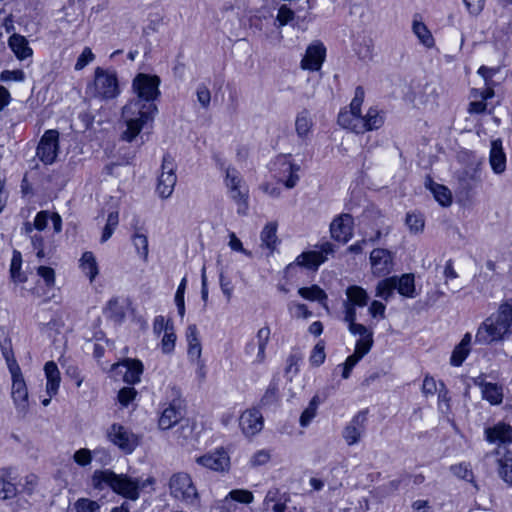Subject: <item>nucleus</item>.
<instances>
[{
    "mask_svg": "<svg viewBox=\"0 0 512 512\" xmlns=\"http://www.w3.org/2000/svg\"><path fill=\"white\" fill-rule=\"evenodd\" d=\"M472 336L470 333H466L460 343L455 346L452 351V355L450 358V364L454 367H459L465 361L467 356L470 353V344H471Z\"/></svg>",
    "mask_w": 512,
    "mask_h": 512,
    "instance_id": "25",
    "label": "nucleus"
},
{
    "mask_svg": "<svg viewBox=\"0 0 512 512\" xmlns=\"http://www.w3.org/2000/svg\"><path fill=\"white\" fill-rule=\"evenodd\" d=\"M158 109L153 102H141V100H131L122 108V118L126 123V130L122 134V139L132 142L141 132L144 125L154 119Z\"/></svg>",
    "mask_w": 512,
    "mask_h": 512,
    "instance_id": "2",
    "label": "nucleus"
},
{
    "mask_svg": "<svg viewBox=\"0 0 512 512\" xmlns=\"http://www.w3.org/2000/svg\"><path fill=\"white\" fill-rule=\"evenodd\" d=\"M94 57L95 56L90 48H84L77 59V62L75 64V70H82L86 65H88L91 61L94 60Z\"/></svg>",
    "mask_w": 512,
    "mask_h": 512,
    "instance_id": "63",
    "label": "nucleus"
},
{
    "mask_svg": "<svg viewBox=\"0 0 512 512\" xmlns=\"http://www.w3.org/2000/svg\"><path fill=\"white\" fill-rule=\"evenodd\" d=\"M287 166L288 167L285 171L289 172V177L284 182V185L286 188L292 189L297 185V183L299 181V175L297 173L300 170V166L297 164H294V163H290V162L287 163Z\"/></svg>",
    "mask_w": 512,
    "mask_h": 512,
    "instance_id": "52",
    "label": "nucleus"
},
{
    "mask_svg": "<svg viewBox=\"0 0 512 512\" xmlns=\"http://www.w3.org/2000/svg\"><path fill=\"white\" fill-rule=\"evenodd\" d=\"M326 57V48L320 41H313L306 49L301 60V68L304 70L318 71Z\"/></svg>",
    "mask_w": 512,
    "mask_h": 512,
    "instance_id": "15",
    "label": "nucleus"
},
{
    "mask_svg": "<svg viewBox=\"0 0 512 512\" xmlns=\"http://www.w3.org/2000/svg\"><path fill=\"white\" fill-rule=\"evenodd\" d=\"M119 367L125 368L123 380L126 383L133 385L140 382L144 369L140 360L127 358L116 365V368Z\"/></svg>",
    "mask_w": 512,
    "mask_h": 512,
    "instance_id": "21",
    "label": "nucleus"
},
{
    "mask_svg": "<svg viewBox=\"0 0 512 512\" xmlns=\"http://www.w3.org/2000/svg\"><path fill=\"white\" fill-rule=\"evenodd\" d=\"M468 13L471 16H478L483 11L485 0H463Z\"/></svg>",
    "mask_w": 512,
    "mask_h": 512,
    "instance_id": "59",
    "label": "nucleus"
},
{
    "mask_svg": "<svg viewBox=\"0 0 512 512\" xmlns=\"http://www.w3.org/2000/svg\"><path fill=\"white\" fill-rule=\"evenodd\" d=\"M370 263L374 275L385 276L393 269V256L387 249L376 248L370 253Z\"/></svg>",
    "mask_w": 512,
    "mask_h": 512,
    "instance_id": "16",
    "label": "nucleus"
},
{
    "mask_svg": "<svg viewBox=\"0 0 512 512\" xmlns=\"http://www.w3.org/2000/svg\"><path fill=\"white\" fill-rule=\"evenodd\" d=\"M1 349L11 375L21 372V369L13 355L11 347L1 345Z\"/></svg>",
    "mask_w": 512,
    "mask_h": 512,
    "instance_id": "47",
    "label": "nucleus"
},
{
    "mask_svg": "<svg viewBox=\"0 0 512 512\" xmlns=\"http://www.w3.org/2000/svg\"><path fill=\"white\" fill-rule=\"evenodd\" d=\"M197 463L213 471L223 472L228 470L230 458L224 450L206 454L197 458Z\"/></svg>",
    "mask_w": 512,
    "mask_h": 512,
    "instance_id": "19",
    "label": "nucleus"
},
{
    "mask_svg": "<svg viewBox=\"0 0 512 512\" xmlns=\"http://www.w3.org/2000/svg\"><path fill=\"white\" fill-rule=\"evenodd\" d=\"M301 360V355L294 353L290 354L287 358V367L285 369V376L291 381L292 378L298 373V364Z\"/></svg>",
    "mask_w": 512,
    "mask_h": 512,
    "instance_id": "48",
    "label": "nucleus"
},
{
    "mask_svg": "<svg viewBox=\"0 0 512 512\" xmlns=\"http://www.w3.org/2000/svg\"><path fill=\"white\" fill-rule=\"evenodd\" d=\"M16 487L13 483L5 481L0 477V498L5 500L16 495Z\"/></svg>",
    "mask_w": 512,
    "mask_h": 512,
    "instance_id": "58",
    "label": "nucleus"
},
{
    "mask_svg": "<svg viewBox=\"0 0 512 512\" xmlns=\"http://www.w3.org/2000/svg\"><path fill=\"white\" fill-rule=\"evenodd\" d=\"M313 127V121L310 117V113L307 109H303L296 116L295 130L297 136L303 141L309 137L311 129Z\"/></svg>",
    "mask_w": 512,
    "mask_h": 512,
    "instance_id": "28",
    "label": "nucleus"
},
{
    "mask_svg": "<svg viewBox=\"0 0 512 512\" xmlns=\"http://www.w3.org/2000/svg\"><path fill=\"white\" fill-rule=\"evenodd\" d=\"M37 273L45 281L46 286L53 287L55 284V271L51 267L39 266Z\"/></svg>",
    "mask_w": 512,
    "mask_h": 512,
    "instance_id": "60",
    "label": "nucleus"
},
{
    "mask_svg": "<svg viewBox=\"0 0 512 512\" xmlns=\"http://www.w3.org/2000/svg\"><path fill=\"white\" fill-rule=\"evenodd\" d=\"M325 359V343L323 341H319L312 349L311 355L309 357V362L311 366L319 367L321 364L324 363Z\"/></svg>",
    "mask_w": 512,
    "mask_h": 512,
    "instance_id": "42",
    "label": "nucleus"
},
{
    "mask_svg": "<svg viewBox=\"0 0 512 512\" xmlns=\"http://www.w3.org/2000/svg\"><path fill=\"white\" fill-rule=\"evenodd\" d=\"M298 294L306 300L318 301L324 307L326 306L327 294L318 285L299 288Z\"/></svg>",
    "mask_w": 512,
    "mask_h": 512,
    "instance_id": "33",
    "label": "nucleus"
},
{
    "mask_svg": "<svg viewBox=\"0 0 512 512\" xmlns=\"http://www.w3.org/2000/svg\"><path fill=\"white\" fill-rule=\"evenodd\" d=\"M450 471L458 478L473 483L474 487L477 488V484L474 482V474L469 463H459L452 465Z\"/></svg>",
    "mask_w": 512,
    "mask_h": 512,
    "instance_id": "40",
    "label": "nucleus"
},
{
    "mask_svg": "<svg viewBox=\"0 0 512 512\" xmlns=\"http://www.w3.org/2000/svg\"><path fill=\"white\" fill-rule=\"evenodd\" d=\"M412 31L420 43L425 47L431 48L434 46V37L422 21L414 19L412 23Z\"/></svg>",
    "mask_w": 512,
    "mask_h": 512,
    "instance_id": "31",
    "label": "nucleus"
},
{
    "mask_svg": "<svg viewBox=\"0 0 512 512\" xmlns=\"http://www.w3.org/2000/svg\"><path fill=\"white\" fill-rule=\"evenodd\" d=\"M76 512H99L100 505L87 498L78 499L75 503Z\"/></svg>",
    "mask_w": 512,
    "mask_h": 512,
    "instance_id": "49",
    "label": "nucleus"
},
{
    "mask_svg": "<svg viewBox=\"0 0 512 512\" xmlns=\"http://www.w3.org/2000/svg\"><path fill=\"white\" fill-rule=\"evenodd\" d=\"M499 475L512 486V458L504 457L499 460Z\"/></svg>",
    "mask_w": 512,
    "mask_h": 512,
    "instance_id": "44",
    "label": "nucleus"
},
{
    "mask_svg": "<svg viewBox=\"0 0 512 512\" xmlns=\"http://www.w3.org/2000/svg\"><path fill=\"white\" fill-rule=\"evenodd\" d=\"M74 461L80 466H86L91 463V451L87 448H81L74 453Z\"/></svg>",
    "mask_w": 512,
    "mask_h": 512,
    "instance_id": "62",
    "label": "nucleus"
},
{
    "mask_svg": "<svg viewBox=\"0 0 512 512\" xmlns=\"http://www.w3.org/2000/svg\"><path fill=\"white\" fill-rule=\"evenodd\" d=\"M59 152V132L57 130H47L41 137L36 155L45 165H51L56 161Z\"/></svg>",
    "mask_w": 512,
    "mask_h": 512,
    "instance_id": "9",
    "label": "nucleus"
},
{
    "mask_svg": "<svg viewBox=\"0 0 512 512\" xmlns=\"http://www.w3.org/2000/svg\"><path fill=\"white\" fill-rule=\"evenodd\" d=\"M107 438L125 454H131L139 444L137 435L118 423L108 428Z\"/></svg>",
    "mask_w": 512,
    "mask_h": 512,
    "instance_id": "8",
    "label": "nucleus"
},
{
    "mask_svg": "<svg viewBox=\"0 0 512 512\" xmlns=\"http://www.w3.org/2000/svg\"><path fill=\"white\" fill-rule=\"evenodd\" d=\"M170 494L174 498L186 503L195 504L198 499V492L189 474L178 472L169 480Z\"/></svg>",
    "mask_w": 512,
    "mask_h": 512,
    "instance_id": "4",
    "label": "nucleus"
},
{
    "mask_svg": "<svg viewBox=\"0 0 512 512\" xmlns=\"http://www.w3.org/2000/svg\"><path fill=\"white\" fill-rule=\"evenodd\" d=\"M425 185L427 188H429L431 190L436 201L440 205H442L444 207L451 205L452 195H451L450 190L447 187H445L444 185L435 183L431 177H427Z\"/></svg>",
    "mask_w": 512,
    "mask_h": 512,
    "instance_id": "27",
    "label": "nucleus"
},
{
    "mask_svg": "<svg viewBox=\"0 0 512 512\" xmlns=\"http://www.w3.org/2000/svg\"><path fill=\"white\" fill-rule=\"evenodd\" d=\"M133 244L137 252L142 256L144 261L148 259V238L144 234L135 233L132 237Z\"/></svg>",
    "mask_w": 512,
    "mask_h": 512,
    "instance_id": "43",
    "label": "nucleus"
},
{
    "mask_svg": "<svg viewBox=\"0 0 512 512\" xmlns=\"http://www.w3.org/2000/svg\"><path fill=\"white\" fill-rule=\"evenodd\" d=\"M479 379L475 380V384L482 386L483 398L492 405L500 404L503 399L502 389L493 383H482Z\"/></svg>",
    "mask_w": 512,
    "mask_h": 512,
    "instance_id": "30",
    "label": "nucleus"
},
{
    "mask_svg": "<svg viewBox=\"0 0 512 512\" xmlns=\"http://www.w3.org/2000/svg\"><path fill=\"white\" fill-rule=\"evenodd\" d=\"M44 372L46 376V392L50 398L58 393L60 386V372L54 361L46 362L44 366Z\"/></svg>",
    "mask_w": 512,
    "mask_h": 512,
    "instance_id": "24",
    "label": "nucleus"
},
{
    "mask_svg": "<svg viewBox=\"0 0 512 512\" xmlns=\"http://www.w3.org/2000/svg\"><path fill=\"white\" fill-rule=\"evenodd\" d=\"M176 165L170 154H165L162 159L161 174L158 177L156 191L162 199L169 198L177 182L175 173Z\"/></svg>",
    "mask_w": 512,
    "mask_h": 512,
    "instance_id": "6",
    "label": "nucleus"
},
{
    "mask_svg": "<svg viewBox=\"0 0 512 512\" xmlns=\"http://www.w3.org/2000/svg\"><path fill=\"white\" fill-rule=\"evenodd\" d=\"M270 339V328L264 326L260 328L256 334V342L250 341L245 347V354L252 360L253 363L264 362L266 355L265 349Z\"/></svg>",
    "mask_w": 512,
    "mask_h": 512,
    "instance_id": "13",
    "label": "nucleus"
},
{
    "mask_svg": "<svg viewBox=\"0 0 512 512\" xmlns=\"http://www.w3.org/2000/svg\"><path fill=\"white\" fill-rule=\"evenodd\" d=\"M295 13L286 5H282L278 9L276 20L279 23V26H285L290 23L294 19Z\"/></svg>",
    "mask_w": 512,
    "mask_h": 512,
    "instance_id": "53",
    "label": "nucleus"
},
{
    "mask_svg": "<svg viewBox=\"0 0 512 512\" xmlns=\"http://www.w3.org/2000/svg\"><path fill=\"white\" fill-rule=\"evenodd\" d=\"M94 84L97 95L103 99H112L119 94L118 80L114 72L97 67Z\"/></svg>",
    "mask_w": 512,
    "mask_h": 512,
    "instance_id": "10",
    "label": "nucleus"
},
{
    "mask_svg": "<svg viewBox=\"0 0 512 512\" xmlns=\"http://www.w3.org/2000/svg\"><path fill=\"white\" fill-rule=\"evenodd\" d=\"M489 162L495 174H502L506 169V155L499 139L491 143Z\"/></svg>",
    "mask_w": 512,
    "mask_h": 512,
    "instance_id": "23",
    "label": "nucleus"
},
{
    "mask_svg": "<svg viewBox=\"0 0 512 512\" xmlns=\"http://www.w3.org/2000/svg\"><path fill=\"white\" fill-rule=\"evenodd\" d=\"M384 124V115L377 107H370L366 114L362 115L359 107H354V133H365L378 130Z\"/></svg>",
    "mask_w": 512,
    "mask_h": 512,
    "instance_id": "7",
    "label": "nucleus"
},
{
    "mask_svg": "<svg viewBox=\"0 0 512 512\" xmlns=\"http://www.w3.org/2000/svg\"><path fill=\"white\" fill-rule=\"evenodd\" d=\"M373 52V46L372 41L370 39L365 40L363 43L359 44V47L357 49V56L359 59L363 61H368L372 59Z\"/></svg>",
    "mask_w": 512,
    "mask_h": 512,
    "instance_id": "56",
    "label": "nucleus"
},
{
    "mask_svg": "<svg viewBox=\"0 0 512 512\" xmlns=\"http://www.w3.org/2000/svg\"><path fill=\"white\" fill-rule=\"evenodd\" d=\"M105 313L108 318L112 319L115 322H122L125 318V311L123 307L119 304L118 298H112L108 301L107 306L105 308Z\"/></svg>",
    "mask_w": 512,
    "mask_h": 512,
    "instance_id": "37",
    "label": "nucleus"
},
{
    "mask_svg": "<svg viewBox=\"0 0 512 512\" xmlns=\"http://www.w3.org/2000/svg\"><path fill=\"white\" fill-rule=\"evenodd\" d=\"M21 265H22L21 253L18 251H14L13 257L11 260V265H10V274H11V278L13 279L14 282L22 283V282L26 281V277L24 275H22L20 272Z\"/></svg>",
    "mask_w": 512,
    "mask_h": 512,
    "instance_id": "41",
    "label": "nucleus"
},
{
    "mask_svg": "<svg viewBox=\"0 0 512 512\" xmlns=\"http://www.w3.org/2000/svg\"><path fill=\"white\" fill-rule=\"evenodd\" d=\"M512 299L501 304L496 313L491 314L478 327L475 343L488 345L498 342L511 332Z\"/></svg>",
    "mask_w": 512,
    "mask_h": 512,
    "instance_id": "1",
    "label": "nucleus"
},
{
    "mask_svg": "<svg viewBox=\"0 0 512 512\" xmlns=\"http://www.w3.org/2000/svg\"><path fill=\"white\" fill-rule=\"evenodd\" d=\"M395 290V278L388 277L377 283L375 296L387 302L393 297Z\"/></svg>",
    "mask_w": 512,
    "mask_h": 512,
    "instance_id": "34",
    "label": "nucleus"
},
{
    "mask_svg": "<svg viewBox=\"0 0 512 512\" xmlns=\"http://www.w3.org/2000/svg\"><path fill=\"white\" fill-rule=\"evenodd\" d=\"M176 341V335L173 330L166 331L162 338L161 346L162 351L166 354L171 353L174 350Z\"/></svg>",
    "mask_w": 512,
    "mask_h": 512,
    "instance_id": "57",
    "label": "nucleus"
},
{
    "mask_svg": "<svg viewBox=\"0 0 512 512\" xmlns=\"http://www.w3.org/2000/svg\"><path fill=\"white\" fill-rule=\"evenodd\" d=\"M80 268L87 275L92 282L99 273L98 264L94 254L91 251H86L82 254L80 259Z\"/></svg>",
    "mask_w": 512,
    "mask_h": 512,
    "instance_id": "32",
    "label": "nucleus"
},
{
    "mask_svg": "<svg viewBox=\"0 0 512 512\" xmlns=\"http://www.w3.org/2000/svg\"><path fill=\"white\" fill-rule=\"evenodd\" d=\"M354 336H358L354 346V366L371 350L374 339L371 327L354 322Z\"/></svg>",
    "mask_w": 512,
    "mask_h": 512,
    "instance_id": "12",
    "label": "nucleus"
},
{
    "mask_svg": "<svg viewBox=\"0 0 512 512\" xmlns=\"http://www.w3.org/2000/svg\"><path fill=\"white\" fill-rule=\"evenodd\" d=\"M331 237L345 244L352 236V216L349 213H343L336 217L330 224Z\"/></svg>",
    "mask_w": 512,
    "mask_h": 512,
    "instance_id": "17",
    "label": "nucleus"
},
{
    "mask_svg": "<svg viewBox=\"0 0 512 512\" xmlns=\"http://www.w3.org/2000/svg\"><path fill=\"white\" fill-rule=\"evenodd\" d=\"M119 224V213L117 211L110 212L107 217L106 224L103 228L100 238L101 243L107 242L113 235Z\"/></svg>",
    "mask_w": 512,
    "mask_h": 512,
    "instance_id": "39",
    "label": "nucleus"
},
{
    "mask_svg": "<svg viewBox=\"0 0 512 512\" xmlns=\"http://www.w3.org/2000/svg\"><path fill=\"white\" fill-rule=\"evenodd\" d=\"M183 418L182 401L174 399L168 407H166L158 421L159 428L168 430L177 424Z\"/></svg>",
    "mask_w": 512,
    "mask_h": 512,
    "instance_id": "18",
    "label": "nucleus"
},
{
    "mask_svg": "<svg viewBox=\"0 0 512 512\" xmlns=\"http://www.w3.org/2000/svg\"><path fill=\"white\" fill-rule=\"evenodd\" d=\"M264 419L257 408L245 410L239 417V427L246 437H252L263 429Z\"/></svg>",
    "mask_w": 512,
    "mask_h": 512,
    "instance_id": "14",
    "label": "nucleus"
},
{
    "mask_svg": "<svg viewBox=\"0 0 512 512\" xmlns=\"http://www.w3.org/2000/svg\"><path fill=\"white\" fill-rule=\"evenodd\" d=\"M337 123L343 129L352 130V102L340 110Z\"/></svg>",
    "mask_w": 512,
    "mask_h": 512,
    "instance_id": "45",
    "label": "nucleus"
},
{
    "mask_svg": "<svg viewBox=\"0 0 512 512\" xmlns=\"http://www.w3.org/2000/svg\"><path fill=\"white\" fill-rule=\"evenodd\" d=\"M231 198L238 205V213H245L248 208V190L242 185L229 190Z\"/></svg>",
    "mask_w": 512,
    "mask_h": 512,
    "instance_id": "38",
    "label": "nucleus"
},
{
    "mask_svg": "<svg viewBox=\"0 0 512 512\" xmlns=\"http://www.w3.org/2000/svg\"><path fill=\"white\" fill-rule=\"evenodd\" d=\"M406 224L409 227L410 231L413 233H418L424 228V220L421 215L415 213H408L406 216Z\"/></svg>",
    "mask_w": 512,
    "mask_h": 512,
    "instance_id": "51",
    "label": "nucleus"
},
{
    "mask_svg": "<svg viewBox=\"0 0 512 512\" xmlns=\"http://www.w3.org/2000/svg\"><path fill=\"white\" fill-rule=\"evenodd\" d=\"M334 252L333 245L325 242L321 245L320 251H307L300 254L295 261V264L308 269H317L320 264L327 260V256ZM294 263L287 266V270L291 269Z\"/></svg>",
    "mask_w": 512,
    "mask_h": 512,
    "instance_id": "11",
    "label": "nucleus"
},
{
    "mask_svg": "<svg viewBox=\"0 0 512 512\" xmlns=\"http://www.w3.org/2000/svg\"><path fill=\"white\" fill-rule=\"evenodd\" d=\"M276 232L277 224L273 222L266 224L261 232L262 246L267 247L268 249L271 250V252L274 251L278 241Z\"/></svg>",
    "mask_w": 512,
    "mask_h": 512,
    "instance_id": "35",
    "label": "nucleus"
},
{
    "mask_svg": "<svg viewBox=\"0 0 512 512\" xmlns=\"http://www.w3.org/2000/svg\"><path fill=\"white\" fill-rule=\"evenodd\" d=\"M385 311V304L378 300H373L368 307V312L374 319H384L386 317Z\"/></svg>",
    "mask_w": 512,
    "mask_h": 512,
    "instance_id": "55",
    "label": "nucleus"
},
{
    "mask_svg": "<svg viewBox=\"0 0 512 512\" xmlns=\"http://www.w3.org/2000/svg\"><path fill=\"white\" fill-rule=\"evenodd\" d=\"M25 79V74L22 70H4L0 74V80L7 82V81H16V82H22Z\"/></svg>",
    "mask_w": 512,
    "mask_h": 512,
    "instance_id": "61",
    "label": "nucleus"
},
{
    "mask_svg": "<svg viewBox=\"0 0 512 512\" xmlns=\"http://www.w3.org/2000/svg\"><path fill=\"white\" fill-rule=\"evenodd\" d=\"M229 497L239 503L250 504L253 502V493L245 489H234L229 492Z\"/></svg>",
    "mask_w": 512,
    "mask_h": 512,
    "instance_id": "50",
    "label": "nucleus"
},
{
    "mask_svg": "<svg viewBox=\"0 0 512 512\" xmlns=\"http://www.w3.org/2000/svg\"><path fill=\"white\" fill-rule=\"evenodd\" d=\"M320 402L321 401L318 395L313 396V398L310 400L309 405L300 415L299 422L302 427H307L315 418Z\"/></svg>",
    "mask_w": 512,
    "mask_h": 512,
    "instance_id": "36",
    "label": "nucleus"
},
{
    "mask_svg": "<svg viewBox=\"0 0 512 512\" xmlns=\"http://www.w3.org/2000/svg\"><path fill=\"white\" fill-rule=\"evenodd\" d=\"M243 179L240 173L235 169L228 167L226 169L225 184L228 190L242 186Z\"/></svg>",
    "mask_w": 512,
    "mask_h": 512,
    "instance_id": "46",
    "label": "nucleus"
},
{
    "mask_svg": "<svg viewBox=\"0 0 512 512\" xmlns=\"http://www.w3.org/2000/svg\"><path fill=\"white\" fill-rule=\"evenodd\" d=\"M12 398L18 410L25 412L28 407V390L21 372L12 374Z\"/></svg>",
    "mask_w": 512,
    "mask_h": 512,
    "instance_id": "20",
    "label": "nucleus"
},
{
    "mask_svg": "<svg viewBox=\"0 0 512 512\" xmlns=\"http://www.w3.org/2000/svg\"><path fill=\"white\" fill-rule=\"evenodd\" d=\"M160 78L156 75H148L139 73L133 80V90L136 97L133 100H141V102H153L160 95L159 91Z\"/></svg>",
    "mask_w": 512,
    "mask_h": 512,
    "instance_id": "5",
    "label": "nucleus"
},
{
    "mask_svg": "<svg viewBox=\"0 0 512 512\" xmlns=\"http://www.w3.org/2000/svg\"><path fill=\"white\" fill-rule=\"evenodd\" d=\"M497 6L501 9L499 16L510 21L512 19V0H497Z\"/></svg>",
    "mask_w": 512,
    "mask_h": 512,
    "instance_id": "64",
    "label": "nucleus"
},
{
    "mask_svg": "<svg viewBox=\"0 0 512 512\" xmlns=\"http://www.w3.org/2000/svg\"><path fill=\"white\" fill-rule=\"evenodd\" d=\"M395 278L396 290L398 293L407 298H414L415 293V281L414 275L411 273L403 274L400 277L392 276Z\"/></svg>",
    "mask_w": 512,
    "mask_h": 512,
    "instance_id": "29",
    "label": "nucleus"
},
{
    "mask_svg": "<svg viewBox=\"0 0 512 512\" xmlns=\"http://www.w3.org/2000/svg\"><path fill=\"white\" fill-rule=\"evenodd\" d=\"M137 391L133 387H124L118 392V400L121 405L128 406L136 397Z\"/></svg>",
    "mask_w": 512,
    "mask_h": 512,
    "instance_id": "54",
    "label": "nucleus"
},
{
    "mask_svg": "<svg viewBox=\"0 0 512 512\" xmlns=\"http://www.w3.org/2000/svg\"><path fill=\"white\" fill-rule=\"evenodd\" d=\"M487 440L491 443H508L512 441V427L505 423H499L486 430Z\"/></svg>",
    "mask_w": 512,
    "mask_h": 512,
    "instance_id": "26",
    "label": "nucleus"
},
{
    "mask_svg": "<svg viewBox=\"0 0 512 512\" xmlns=\"http://www.w3.org/2000/svg\"><path fill=\"white\" fill-rule=\"evenodd\" d=\"M8 46L20 61H23L33 55V50L29 46L28 40L20 34H12L8 39Z\"/></svg>",
    "mask_w": 512,
    "mask_h": 512,
    "instance_id": "22",
    "label": "nucleus"
},
{
    "mask_svg": "<svg viewBox=\"0 0 512 512\" xmlns=\"http://www.w3.org/2000/svg\"><path fill=\"white\" fill-rule=\"evenodd\" d=\"M92 484L95 489L110 488L113 492L133 501L140 496L138 479H132L126 474H116L109 469L96 470L92 476Z\"/></svg>",
    "mask_w": 512,
    "mask_h": 512,
    "instance_id": "3",
    "label": "nucleus"
}]
</instances>
